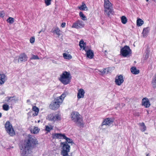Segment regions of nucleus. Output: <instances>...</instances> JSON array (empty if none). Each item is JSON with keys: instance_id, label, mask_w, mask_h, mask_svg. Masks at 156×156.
<instances>
[{"instance_id": "cd10ccee", "label": "nucleus", "mask_w": 156, "mask_h": 156, "mask_svg": "<svg viewBox=\"0 0 156 156\" xmlns=\"http://www.w3.org/2000/svg\"><path fill=\"white\" fill-rule=\"evenodd\" d=\"M86 44L84 43V41L82 40L79 42V45L81 48H83V49L85 50Z\"/></svg>"}, {"instance_id": "ea45409f", "label": "nucleus", "mask_w": 156, "mask_h": 156, "mask_svg": "<svg viewBox=\"0 0 156 156\" xmlns=\"http://www.w3.org/2000/svg\"><path fill=\"white\" fill-rule=\"evenodd\" d=\"M30 42L32 44L35 41V38L34 37H32L30 39Z\"/></svg>"}, {"instance_id": "a19ab883", "label": "nucleus", "mask_w": 156, "mask_h": 156, "mask_svg": "<svg viewBox=\"0 0 156 156\" xmlns=\"http://www.w3.org/2000/svg\"><path fill=\"white\" fill-rule=\"evenodd\" d=\"M5 16V13L3 11H0V17H3Z\"/></svg>"}, {"instance_id": "5701e85b", "label": "nucleus", "mask_w": 156, "mask_h": 156, "mask_svg": "<svg viewBox=\"0 0 156 156\" xmlns=\"http://www.w3.org/2000/svg\"><path fill=\"white\" fill-rule=\"evenodd\" d=\"M131 71L132 73L134 74H137L139 73V70L136 69L135 67H133L131 68Z\"/></svg>"}, {"instance_id": "864d4df0", "label": "nucleus", "mask_w": 156, "mask_h": 156, "mask_svg": "<svg viewBox=\"0 0 156 156\" xmlns=\"http://www.w3.org/2000/svg\"><path fill=\"white\" fill-rule=\"evenodd\" d=\"M150 156V155H149V154H148L147 155V156Z\"/></svg>"}, {"instance_id": "c03bdc74", "label": "nucleus", "mask_w": 156, "mask_h": 156, "mask_svg": "<svg viewBox=\"0 0 156 156\" xmlns=\"http://www.w3.org/2000/svg\"><path fill=\"white\" fill-rule=\"evenodd\" d=\"M14 22L13 18L10 17V24Z\"/></svg>"}, {"instance_id": "4d7b16f0", "label": "nucleus", "mask_w": 156, "mask_h": 156, "mask_svg": "<svg viewBox=\"0 0 156 156\" xmlns=\"http://www.w3.org/2000/svg\"><path fill=\"white\" fill-rule=\"evenodd\" d=\"M146 0V1L147 2H148V1H149V0Z\"/></svg>"}, {"instance_id": "20e7f679", "label": "nucleus", "mask_w": 156, "mask_h": 156, "mask_svg": "<svg viewBox=\"0 0 156 156\" xmlns=\"http://www.w3.org/2000/svg\"><path fill=\"white\" fill-rule=\"evenodd\" d=\"M60 76L59 80L63 84L67 85L70 82L71 76L69 72L64 71Z\"/></svg>"}, {"instance_id": "4be33fe9", "label": "nucleus", "mask_w": 156, "mask_h": 156, "mask_svg": "<svg viewBox=\"0 0 156 156\" xmlns=\"http://www.w3.org/2000/svg\"><path fill=\"white\" fill-rule=\"evenodd\" d=\"M149 31V29L148 27H147L144 28L143 30V31L142 32L143 37H146Z\"/></svg>"}, {"instance_id": "8fccbe9b", "label": "nucleus", "mask_w": 156, "mask_h": 156, "mask_svg": "<svg viewBox=\"0 0 156 156\" xmlns=\"http://www.w3.org/2000/svg\"><path fill=\"white\" fill-rule=\"evenodd\" d=\"M2 115V114L0 112V118L1 117Z\"/></svg>"}, {"instance_id": "7ed1b4c3", "label": "nucleus", "mask_w": 156, "mask_h": 156, "mask_svg": "<svg viewBox=\"0 0 156 156\" xmlns=\"http://www.w3.org/2000/svg\"><path fill=\"white\" fill-rule=\"evenodd\" d=\"M66 95L65 93L62 94L60 96L58 97L52 102L49 106L50 108L53 110L57 109L59 107L60 104L63 101L64 98Z\"/></svg>"}, {"instance_id": "6e6d98bb", "label": "nucleus", "mask_w": 156, "mask_h": 156, "mask_svg": "<svg viewBox=\"0 0 156 156\" xmlns=\"http://www.w3.org/2000/svg\"><path fill=\"white\" fill-rule=\"evenodd\" d=\"M125 105L124 104H123L122 106H124Z\"/></svg>"}, {"instance_id": "9d476101", "label": "nucleus", "mask_w": 156, "mask_h": 156, "mask_svg": "<svg viewBox=\"0 0 156 156\" xmlns=\"http://www.w3.org/2000/svg\"><path fill=\"white\" fill-rule=\"evenodd\" d=\"M112 122L113 121L111 118H106L104 120L101 125L99 126V128L102 129L103 126L104 125L110 126Z\"/></svg>"}, {"instance_id": "c756f323", "label": "nucleus", "mask_w": 156, "mask_h": 156, "mask_svg": "<svg viewBox=\"0 0 156 156\" xmlns=\"http://www.w3.org/2000/svg\"><path fill=\"white\" fill-rule=\"evenodd\" d=\"M53 128V126L50 125V126H45V130L48 132H50V131L52 130Z\"/></svg>"}, {"instance_id": "ddd939ff", "label": "nucleus", "mask_w": 156, "mask_h": 156, "mask_svg": "<svg viewBox=\"0 0 156 156\" xmlns=\"http://www.w3.org/2000/svg\"><path fill=\"white\" fill-rule=\"evenodd\" d=\"M65 134L61 133H54L52 134L51 137L53 139H63L65 137Z\"/></svg>"}, {"instance_id": "e433bc0d", "label": "nucleus", "mask_w": 156, "mask_h": 156, "mask_svg": "<svg viewBox=\"0 0 156 156\" xmlns=\"http://www.w3.org/2000/svg\"><path fill=\"white\" fill-rule=\"evenodd\" d=\"M39 129L37 127H35L33 130V133L34 134H37L39 132Z\"/></svg>"}, {"instance_id": "6ab92c4d", "label": "nucleus", "mask_w": 156, "mask_h": 156, "mask_svg": "<svg viewBox=\"0 0 156 156\" xmlns=\"http://www.w3.org/2000/svg\"><path fill=\"white\" fill-rule=\"evenodd\" d=\"M87 57L91 59L94 57V53L91 50H89L86 51Z\"/></svg>"}, {"instance_id": "0eeeda50", "label": "nucleus", "mask_w": 156, "mask_h": 156, "mask_svg": "<svg viewBox=\"0 0 156 156\" xmlns=\"http://www.w3.org/2000/svg\"><path fill=\"white\" fill-rule=\"evenodd\" d=\"M60 145L62 147L61 154L62 156H69V152L70 149V145H68L65 143H61Z\"/></svg>"}, {"instance_id": "4468645a", "label": "nucleus", "mask_w": 156, "mask_h": 156, "mask_svg": "<svg viewBox=\"0 0 156 156\" xmlns=\"http://www.w3.org/2000/svg\"><path fill=\"white\" fill-rule=\"evenodd\" d=\"M85 93V92L83 89L81 88L78 90L77 94V98L78 99H80L81 98H83Z\"/></svg>"}, {"instance_id": "f03ea898", "label": "nucleus", "mask_w": 156, "mask_h": 156, "mask_svg": "<svg viewBox=\"0 0 156 156\" xmlns=\"http://www.w3.org/2000/svg\"><path fill=\"white\" fill-rule=\"evenodd\" d=\"M70 118L80 128L83 127V121L82 116L77 112L73 111L71 113Z\"/></svg>"}, {"instance_id": "c9c22d12", "label": "nucleus", "mask_w": 156, "mask_h": 156, "mask_svg": "<svg viewBox=\"0 0 156 156\" xmlns=\"http://www.w3.org/2000/svg\"><path fill=\"white\" fill-rule=\"evenodd\" d=\"M52 0H44V2L46 6H48L51 4Z\"/></svg>"}, {"instance_id": "13d9d810", "label": "nucleus", "mask_w": 156, "mask_h": 156, "mask_svg": "<svg viewBox=\"0 0 156 156\" xmlns=\"http://www.w3.org/2000/svg\"><path fill=\"white\" fill-rule=\"evenodd\" d=\"M105 52H106V50L105 51Z\"/></svg>"}, {"instance_id": "dca6fc26", "label": "nucleus", "mask_w": 156, "mask_h": 156, "mask_svg": "<svg viewBox=\"0 0 156 156\" xmlns=\"http://www.w3.org/2000/svg\"><path fill=\"white\" fill-rule=\"evenodd\" d=\"M7 80V77L3 73H0V85L3 84Z\"/></svg>"}, {"instance_id": "c85d7f7f", "label": "nucleus", "mask_w": 156, "mask_h": 156, "mask_svg": "<svg viewBox=\"0 0 156 156\" xmlns=\"http://www.w3.org/2000/svg\"><path fill=\"white\" fill-rule=\"evenodd\" d=\"M53 32L56 33L58 36H59L60 34V30L58 27H56L55 28Z\"/></svg>"}, {"instance_id": "39448f33", "label": "nucleus", "mask_w": 156, "mask_h": 156, "mask_svg": "<svg viewBox=\"0 0 156 156\" xmlns=\"http://www.w3.org/2000/svg\"><path fill=\"white\" fill-rule=\"evenodd\" d=\"M112 4L109 0H104V11L108 17L111 14L114 13L113 9H112Z\"/></svg>"}, {"instance_id": "a878e982", "label": "nucleus", "mask_w": 156, "mask_h": 156, "mask_svg": "<svg viewBox=\"0 0 156 156\" xmlns=\"http://www.w3.org/2000/svg\"><path fill=\"white\" fill-rule=\"evenodd\" d=\"M109 70L108 68H104L103 70L99 71L100 72V74L101 75H104L105 74H107L108 72V70Z\"/></svg>"}, {"instance_id": "bb28decb", "label": "nucleus", "mask_w": 156, "mask_h": 156, "mask_svg": "<svg viewBox=\"0 0 156 156\" xmlns=\"http://www.w3.org/2000/svg\"><path fill=\"white\" fill-rule=\"evenodd\" d=\"M144 23V21L140 18L137 19L136 21L137 25L138 27L141 26Z\"/></svg>"}, {"instance_id": "f3484780", "label": "nucleus", "mask_w": 156, "mask_h": 156, "mask_svg": "<svg viewBox=\"0 0 156 156\" xmlns=\"http://www.w3.org/2000/svg\"><path fill=\"white\" fill-rule=\"evenodd\" d=\"M63 139L66 140V141L62 142V143H65L67 144L70 145H72L74 144L72 140L69 138L67 137L65 135Z\"/></svg>"}, {"instance_id": "6e6552de", "label": "nucleus", "mask_w": 156, "mask_h": 156, "mask_svg": "<svg viewBox=\"0 0 156 156\" xmlns=\"http://www.w3.org/2000/svg\"><path fill=\"white\" fill-rule=\"evenodd\" d=\"M48 117L49 120L51 121H57L61 119V115L59 113L51 114L49 115Z\"/></svg>"}, {"instance_id": "09e8293b", "label": "nucleus", "mask_w": 156, "mask_h": 156, "mask_svg": "<svg viewBox=\"0 0 156 156\" xmlns=\"http://www.w3.org/2000/svg\"><path fill=\"white\" fill-rule=\"evenodd\" d=\"M27 103L30 102V100H27Z\"/></svg>"}, {"instance_id": "2eb2a0df", "label": "nucleus", "mask_w": 156, "mask_h": 156, "mask_svg": "<svg viewBox=\"0 0 156 156\" xmlns=\"http://www.w3.org/2000/svg\"><path fill=\"white\" fill-rule=\"evenodd\" d=\"M142 104L145 108H148L150 106L149 101L147 98H144L142 99Z\"/></svg>"}, {"instance_id": "4c0bfd02", "label": "nucleus", "mask_w": 156, "mask_h": 156, "mask_svg": "<svg viewBox=\"0 0 156 156\" xmlns=\"http://www.w3.org/2000/svg\"><path fill=\"white\" fill-rule=\"evenodd\" d=\"M30 59H39L38 57L36 55L32 54L31 55V57L30 58Z\"/></svg>"}, {"instance_id": "72a5a7b5", "label": "nucleus", "mask_w": 156, "mask_h": 156, "mask_svg": "<svg viewBox=\"0 0 156 156\" xmlns=\"http://www.w3.org/2000/svg\"><path fill=\"white\" fill-rule=\"evenodd\" d=\"M15 135V131L12 125H10V136H12Z\"/></svg>"}, {"instance_id": "473e14b6", "label": "nucleus", "mask_w": 156, "mask_h": 156, "mask_svg": "<svg viewBox=\"0 0 156 156\" xmlns=\"http://www.w3.org/2000/svg\"><path fill=\"white\" fill-rule=\"evenodd\" d=\"M122 23L123 24H126L127 21V20L126 17L124 16H122L121 18Z\"/></svg>"}, {"instance_id": "f257e3e1", "label": "nucleus", "mask_w": 156, "mask_h": 156, "mask_svg": "<svg viewBox=\"0 0 156 156\" xmlns=\"http://www.w3.org/2000/svg\"><path fill=\"white\" fill-rule=\"evenodd\" d=\"M37 144L36 139L34 137H29L25 140L20 148L21 156H31L32 145Z\"/></svg>"}, {"instance_id": "f704fd0d", "label": "nucleus", "mask_w": 156, "mask_h": 156, "mask_svg": "<svg viewBox=\"0 0 156 156\" xmlns=\"http://www.w3.org/2000/svg\"><path fill=\"white\" fill-rule=\"evenodd\" d=\"M3 109L5 111H7L9 108V106L7 104H4L2 106Z\"/></svg>"}, {"instance_id": "f8f14e48", "label": "nucleus", "mask_w": 156, "mask_h": 156, "mask_svg": "<svg viewBox=\"0 0 156 156\" xmlns=\"http://www.w3.org/2000/svg\"><path fill=\"white\" fill-rule=\"evenodd\" d=\"M28 57L27 55L25 53H22L20 55L18 58V62H22L27 61Z\"/></svg>"}, {"instance_id": "7c9ffc66", "label": "nucleus", "mask_w": 156, "mask_h": 156, "mask_svg": "<svg viewBox=\"0 0 156 156\" xmlns=\"http://www.w3.org/2000/svg\"><path fill=\"white\" fill-rule=\"evenodd\" d=\"M79 16L84 21L87 20L86 17L84 16L82 12H79Z\"/></svg>"}, {"instance_id": "b1692460", "label": "nucleus", "mask_w": 156, "mask_h": 156, "mask_svg": "<svg viewBox=\"0 0 156 156\" xmlns=\"http://www.w3.org/2000/svg\"><path fill=\"white\" fill-rule=\"evenodd\" d=\"M63 56L64 58L66 59L69 60L72 58V57L71 55L67 53H63Z\"/></svg>"}, {"instance_id": "79ce46f5", "label": "nucleus", "mask_w": 156, "mask_h": 156, "mask_svg": "<svg viewBox=\"0 0 156 156\" xmlns=\"http://www.w3.org/2000/svg\"><path fill=\"white\" fill-rule=\"evenodd\" d=\"M66 23L65 22L62 23L61 24V27H62L64 28L65 27V26L66 25Z\"/></svg>"}, {"instance_id": "2f4dec72", "label": "nucleus", "mask_w": 156, "mask_h": 156, "mask_svg": "<svg viewBox=\"0 0 156 156\" xmlns=\"http://www.w3.org/2000/svg\"><path fill=\"white\" fill-rule=\"evenodd\" d=\"M18 98L14 97H10V101H12V104H14L18 100Z\"/></svg>"}, {"instance_id": "5fc2aeb1", "label": "nucleus", "mask_w": 156, "mask_h": 156, "mask_svg": "<svg viewBox=\"0 0 156 156\" xmlns=\"http://www.w3.org/2000/svg\"><path fill=\"white\" fill-rule=\"evenodd\" d=\"M42 31V30H41V31H40L39 32V34H40V33Z\"/></svg>"}, {"instance_id": "603ef678", "label": "nucleus", "mask_w": 156, "mask_h": 156, "mask_svg": "<svg viewBox=\"0 0 156 156\" xmlns=\"http://www.w3.org/2000/svg\"><path fill=\"white\" fill-rule=\"evenodd\" d=\"M147 58L148 57V54H146V56H147Z\"/></svg>"}, {"instance_id": "423d86ee", "label": "nucleus", "mask_w": 156, "mask_h": 156, "mask_svg": "<svg viewBox=\"0 0 156 156\" xmlns=\"http://www.w3.org/2000/svg\"><path fill=\"white\" fill-rule=\"evenodd\" d=\"M120 53L124 57H129L131 55L132 51L129 47L126 45L121 49Z\"/></svg>"}, {"instance_id": "412c9836", "label": "nucleus", "mask_w": 156, "mask_h": 156, "mask_svg": "<svg viewBox=\"0 0 156 156\" xmlns=\"http://www.w3.org/2000/svg\"><path fill=\"white\" fill-rule=\"evenodd\" d=\"M5 127L6 131L10 135V122L9 121L6 122L5 125Z\"/></svg>"}, {"instance_id": "a18cd8bd", "label": "nucleus", "mask_w": 156, "mask_h": 156, "mask_svg": "<svg viewBox=\"0 0 156 156\" xmlns=\"http://www.w3.org/2000/svg\"><path fill=\"white\" fill-rule=\"evenodd\" d=\"M7 21L8 23H10V17H9V18L7 19Z\"/></svg>"}, {"instance_id": "37998d69", "label": "nucleus", "mask_w": 156, "mask_h": 156, "mask_svg": "<svg viewBox=\"0 0 156 156\" xmlns=\"http://www.w3.org/2000/svg\"><path fill=\"white\" fill-rule=\"evenodd\" d=\"M38 112H35L33 114V115L34 116H37L38 114Z\"/></svg>"}, {"instance_id": "1a4fd4ad", "label": "nucleus", "mask_w": 156, "mask_h": 156, "mask_svg": "<svg viewBox=\"0 0 156 156\" xmlns=\"http://www.w3.org/2000/svg\"><path fill=\"white\" fill-rule=\"evenodd\" d=\"M84 26V24L83 22L81 20H78L73 24L72 27L79 29L83 27Z\"/></svg>"}, {"instance_id": "a211bd4d", "label": "nucleus", "mask_w": 156, "mask_h": 156, "mask_svg": "<svg viewBox=\"0 0 156 156\" xmlns=\"http://www.w3.org/2000/svg\"><path fill=\"white\" fill-rule=\"evenodd\" d=\"M151 85L153 88H156V73L155 75L152 78Z\"/></svg>"}, {"instance_id": "aec40b11", "label": "nucleus", "mask_w": 156, "mask_h": 156, "mask_svg": "<svg viewBox=\"0 0 156 156\" xmlns=\"http://www.w3.org/2000/svg\"><path fill=\"white\" fill-rule=\"evenodd\" d=\"M138 125L140 126V129L141 131L144 132L146 130L147 127L144 122H142V123H140Z\"/></svg>"}, {"instance_id": "de8ad7c7", "label": "nucleus", "mask_w": 156, "mask_h": 156, "mask_svg": "<svg viewBox=\"0 0 156 156\" xmlns=\"http://www.w3.org/2000/svg\"><path fill=\"white\" fill-rule=\"evenodd\" d=\"M151 0L153 2H154L155 3H156V0Z\"/></svg>"}, {"instance_id": "9b49d317", "label": "nucleus", "mask_w": 156, "mask_h": 156, "mask_svg": "<svg viewBox=\"0 0 156 156\" xmlns=\"http://www.w3.org/2000/svg\"><path fill=\"white\" fill-rule=\"evenodd\" d=\"M123 81V76L121 75L117 76L115 79V84L118 86L121 85Z\"/></svg>"}, {"instance_id": "49530a36", "label": "nucleus", "mask_w": 156, "mask_h": 156, "mask_svg": "<svg viewBox=\"0 0 156 156\" xmlns=\"http://www.w3.org/2000/svg\"><path fill=\"white\" fill-rule=\"evenodd\" d=\"M10 100V97H8L6 99V101H9Z\"/></svg>"}, {"instance_id": "393cba45", "label": "nucleus", "mask_w": 156, "mask_h": 156, "mask_svg": "<svg viewBox=\"0 0 156 156\" xmlns=\"http://www.w3.org/2000/svg\"><path fill=\"white\" fill-rule=\"evenodd\" d=\"M78 8L82 10H87V7L85 4L83 2L82 3V5L79 6Z\"/></svg>"}, {"instance_id": "3c124183", "label": "nucleus", "mask_w": 156, "mask_h": 156, "mask_svg": "<svg viewBox=\"0 0 156 156\" xmlns=\"http://www.w3.org/2000/svg\"><path fill=\"white\" fill-rule=\"evenodd\" d=\"M30 112L27 113V115H30Z\"/></svg>"}, {"instance_id": "58836bf2", "label": "nucleus", "mask_w": 156, "mask_h": 156, "mask_svg": "<svg viewBox=\"0 0 156 156\" xmlns=\"http://www.w3.org/2000/svg\"><path fill=\"white\" fill-rule=\"evenodd\" d=\"M32 109L33 111L35 112H39V109L36 106H33L32 107Z\"/></svg>"}]
</instances>
